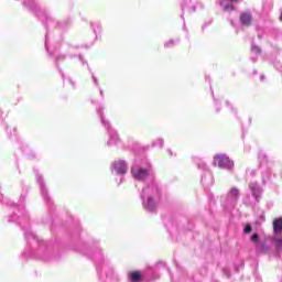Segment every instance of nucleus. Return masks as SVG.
I'll use <instances>...</instances> for the list:
<instances>
[{"label": "nucleus", "mask_w": 282, "mask_h": 282, "mask_svg": "<svg viewBox=\"0 0 282 282\" xmlns=\"http://www.w3.org/2000/svg\"><path fill=\"white\" fill-rule=\"evenodd\" d=\"M142 206L149 213H153L158 208L160 202V187L155 182H151L142 188L141 192Z\"/></svg>", "instance_id": "obj_1"}, {"label": "nucleus", "mask_w": 282, "mask_h": 282, "mask_svg": "<svg viewBox=\"0 0 282 282\" xmlns=\"http://www.w3.org/2000/svg\"><path fill=\"white\" fill-rule=\"evenodd\" d=\"M131 174L134 180L144 182V180L153 177V169L151 167V163L149 161H135L131 169Z\"/></svg>", "instance_id": "obj_2"}, {"label": "nucleus", "mask_w": 282, "mask_h": 282, "mask_svg": "<svg viewBox=\"0 0 282 282\" xmlns=\"http://www.w3.org/2000/svg\"><path fill=\"white\" fill-rule=\"evenodd\" d=\"M263 195V187L257 182L249 183V193L246 194L243 203L247 206H254L261 202Z\"/></svg>", "instance_id": "obj_3"}, {"label": "nucleus", "mask_w": 282, "mask_h": 282, "mask_svg": "<svg viewBox=\"0 0 282 282\" xmlns=\"http://www.w3.org/2000/svg\"><path fill=\"white\" fill-rule=\"evenodd\" d=\"M214 166L225 169V171H232L235 169V162L226 154H217L214 158Z\"/></svg>", "instance_id": "obj_4"}, {"label": "nucleus", "mask_w": 282, "mask_h": 282, "mask_svg": "<svg viewBox=\"0 0 282 282\" xmlns=\"http://www.w3.org/2000/svg\"><path fill=\"white\" fill-rule=\"evenodd\" d=\"M98 113L101 118V124H104V127H106V129L108 131V135H110V139L107 142L108 147H113V144H118V140H120V138L118 137V132L116 130L111 129V123H109V121L107 119H105V117H102L100 111H98Z\"/></svg>", "instance_id": "obj_5"}, {"label": "nucleus", "mask_w": 282, "mask_h": 282, "mask_svg": "<svg viewBox=\"0 0 282 282\" xmlns=\"http://www.w3.org/2000/svg\"><path fill=\"white\" fill-rule=\"evenodd\" d=\"M239 197H241V191L237 187H231L226 196L227 206L235 208V206H237V202H239Z\"/></svg>", "instance_id": "obj_6"}, {"label": "nucleus", "mask_w": 282, "mask_h": 282, "mask_svg": "<svg viewBox=\"0 0 282 282\" xmlns=\"http://www.w3.org/2000/svg\"><path fill=\"white\" fill-rule=\"evenodd\" d=\"M128 171L127 162L124 160H117L111 163L112 175H126Z\"/></svg>", "instance_id": "obj_7"}, {"label": "nucleus", "mask_w": 282, "mask_h": 282, "mask_svg": "<svg viewBox=\"0 0 282 282\" xmlns=\"http://www.w3.org/2000/svg\"><path fill=\"white\" fill-rule=\"evenodd\" d=\"M241 0H219V6L223 12H235L237 8H235V3H240Z\"/></svg>", "instance_id": "obj_8"}, {"label": "nucleus", "mask_w": 282, "mask_h": 282, "mask_svg": "<svg viewBox=\"0 0 282 282\" xmlns=\"http://www.w3.org/2000/svg\"><path fill=\"white\" fill-rule=\"evenodd\" d=\"M251 241L254 243L257 252H268L270 250V247L265 245V242L259 241V234H254L251 236Z\"/></svg>", "instance_id": "obj_9"}, {"label": "nucleus", "mask_w": 282, "mask_h": 282, "mask_svg": "<svg viewBox=\"0 0 282 282\" xmlns=\"http://www.w3.org/2000/svg\"><path fill=\"white\" fill-rule=\"evenodd\" d=\"M240 23H242L243 25H251L252 23V13H250V11H246L243 13H241L240 15Z\"/></svg>", "instance_id": "obj_10"}, {"label": "nucleus", "mask_w": 282, "mask_h": 282, "mask_svg": "<svg viewBox=\"0 0 282 282\" xmlns=\"http://www.w3.org/2000/svg\"><path fill=\"white\" fill-rule=\"evenodd\" d=\"M273 235H282V217L273 219Z\"/></svg>", "instance_id": "obj_11"}, {"label": "nucleus", "mask_w": 282, "mask_h": 282, "mask_svg": "<svg viewBox=\"0 0 282 282\" xmlns=\"http://www.w3.org/2000/svg\"><path fill=\"white\" fill-rule=\"evenodd\" d=\"M271 241L276 250H282V234L273 235Z\"/></svg>", "instance_id": "obj_12"}, {"label": "nucleus", "mask_w": 282, "mask_h": 282, "mask_svg": "<svg viewBox=\"0 0 282 282\" xmlns=\"http://www.w3.org/2000/svg\"><path fill=\"white\" fill-rule=\"evenodd\" d=\"M153 149H163L164 148V139L159 138L152 142Z\"/></svg>", "instance_id": "obj_13"}, {"label": "nucleus", "mask_w": 282, "mask_h": 282, "mask_svg": "<svg viewBox=\"0 0 282 282\" xmlns=\"http://www.w3.org/2000/svg\"><path fill=\"white\" fill-rule=\"evenodd\" d=\"M129 278L132 282H138L142 279V273L134 271L132 273L129 274Z\"/></svg>", "instance_id": "obj_14"}, {"label": "nucleus", "mask_w": 282, "mask_h": 282, "mask_svg": "<svg viewBox=\"0 0 282 282\" xmlns=\"http://www.w3.org/2000/svg\"><path fill=\"white\" fill-rule=\"evenodd\" d=\"M265 221V214L261 213L259 218L256 220L257 226H261Z\"/></svg>", "instance_id": "obj_15"}, {"label": "nucleus", "mask_w": 282, "mask_h": 282, "mask_svg": "<svg viewBox=\"0 0 282 282\" xmlns=\"http://www.w3.org/2000/svg\"><path fill=\"white\" fill-rule=\"evenodd\" d=\"M23 4L31 9L35 6L34 0H23Z\"/></svg>", "instance_id": "obj_16"}, {"label": "nucleus", "mask_w": 282, "mask_h": 282, "mask_svg": "<svg viewBox=\"0 0 282 282\" xmlns=\"http://www.w3.org/2000/svg\"><path fill=\"white\" fill-rule=\"evenodd\" d=\"M251 52L252 54H261V48L257 45H251Z\"/></svg>", "instance_id": "obj_17"}, {"label": "nucleus", "mask_w": 282, "mask_h": 282, "mask_svg": "<svg viewBox=\"0 0 282 282\" xmlns=\"http://www.w3.org/2000/svg\"><path fill=\"white\" fill-rule=\"evenodd\" d=\"M198 169H202V171H208V166L206 165L205 162L198 163Z\"/></svg>", "instance_id": "obj_18"}, {"label": "nucleus", "mask_w": 282, "mask_h": 282, "mask_svg": "<svg viewBox=\"0 0 282 282\" xmlns=\"http://www.w3.org/2000/svg\"><path fill=\"white\" fill-rule=\"evenodd\" d=\"M243 232H245L246 235H249V232H252V226L247 225V226L245 227V229H243Z\"/></svg>", "instance_id": "obj_19"}, {"label": "nucleus", "mask_w": 282, "mask_h": 282, "mask_svg": "<svg viewBox=\"0 0 282 282\" xmlns=\"http://www.w3.org/2000/svg\"><path fill=\"white\" fill-rule=\"evenodd\" d=\"M165 47H173V45H175V41L173 40H169L167 42H165Z\"/></svg>", "instance_id": "obj_20"}, {"label": "nucleus", "mask_w": 282, "mask_h": 282, "mask_svg": "<svg viewBox=\"0 0 282 282\" xmlns=\"http://www.w3.org/2000/svg\"><path fill=\"white\" fill-rule=\"evenodd\" d=\"M93 80H94L95 85H98V79H96V77H93Z\"/></svg>", "instance_id": "obj_21"}, {"label": "nucleus", "mask_w": 282, "mask_h": 282, "mask_svg": "<svg viewBox=\"0 0 282 282\" xmlns=\"http://www.w3.org/2000/svg\"><path fill=\"white\" fill-rule=\"evenodd\" d=\"M167 153H169L170 156H173V151L167 150Z\"/></svg>", "instance_id": "obj_22"}, {"label": "nucleus", "mask_w": 282, "mask_h": 282, "mask_svg": "<svg viewBox=\"0 0 282 282\" xmlns=\"http://www.w3.org/2000/svg\"><path fill=\"white\" fill-rule=\"evenodd\" d=\"M37 182H40V183L43 182V177L39 176Z\"/></svg>", "instance_id": "obj_23"}, {"label": "nucleus", "mask_w": 282, "mask_h": 282, "mask_svg": "<svg viewBox=\"0 0 282 282\" xmlns=\"http://www.w3.org/2000/svg\"><path fill=\"white\" fill-rule=\"evenodd\" d=\"M280 21H282V13H281V17H280Z\"/></svg>", "instance_id": "obj_24"}, {"label": "nucleus", "mask_w": 282, "mask_h": 282, "mask_svg": "<svg viewBox=\"0 0 282 282\" xmlns=\"http://www.w3.org/2000/svg\"><path fill=\"white\" fill-rule=\"evenodd\" d=\"M0 199H2V195L0 194Z\"/></svg>", "instance_id": "obj_25"}, {"label": "nucleus", "mask_w": 282, "mask_h": 282, "mask_svg": "<svg viewBox=\"0 0 282 282\" xmlns=\"http://www.w3.org/2000/svg\"><path fill=\"white\" fill-rule=\"evenodd\" d=\"M45 47H46V50H47V44H45Z\"/></svg>", "instance_id": "obj_26"}]
</instances>
